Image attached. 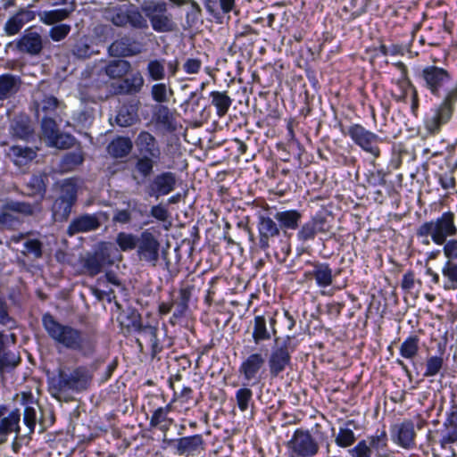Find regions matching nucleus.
<instances>
[{"mask_svg":"<svg viewBox=\"0 0 457 457\" xmlns=\"http://www.w3.org/2000/svg\"><path fill=\"white\" fill-rule=\"evenodd\" d=\"M42 323L45 330L51 339L63 347L79 351L88 356L95 351V342L84 331L57 321L53 315H43Z\"/></svg>","mask_w":457,"mask_h":457,"instance_id":"1","label":"nucleus"},{"mask_svg":"<svg viewBox=\"0 0 457 457\" xmlns=\"http://www.w3.org/2000/svg\"><path fill=\"white\" fill-rule=\"evenodd\" d=\"M456 235L455 213L451 211L445 212L436 219L422 223L416 230L417 237L425 245H429L431 242L442 245L448 237Z\"/></svg>","mask_w":457,"mask_h":457,"instance_id":"2","label":"nucleus"},{"mask_svg":"<svg viewBox=\"0 0 457 457\" xmlns=\"http://www.w3.org/2000/svg\"><path fill=\"white\" fill-rule=\"evenodd\" d=\"M58 195L52 205L53 218L55 221H65L72 206L77 201L78 183L76 179H66L57 185Z\"/></svg>","mask_w":457,"mask_h":457,"instance_id":"3","label":"nucleus"},{"mask_svg":"<svg viewBox=\"0 0 457 457\" xmlns=\"http://www.w3.org/2000/svg\"><path fill=\"white\" fill-rule=\"evenodd\" d=\"M457 101V86L450 90L444 101L431 112L428 114L424 120L427 131L430 135H436L440 132L442 126L445 125L452 118L453 105Z\"/></svg>","mask_w":457,"mask_h":457,"instance_id":"4","label":"nucleus"},{"mask_svg":"<svg viewBox=\"0 0 457 457\" xmlns=\"http://www.w3.org/2000/svg\"><path fill=\"white\" fill-rule=\"evenodd\" d=\"M142 11L149 19L153 29L158 33H169L177 29L172 15L167 12V4L163 1H145Z\"/></svg>","mask_w":457,"mask_h":457,"instance_id":"5","label":"nucleus"},{"mask_svg":"<svg viewBox=\"0 0 457 457\" xmlns=\"http://www.w3.org/2000/svg\"><path fill=\"white\" fill-rule=\"evenodd\" d=\"M93 379V372L85 366L72 370H60L58 372V388L60 391L81 392L87 390Z\"/></svg>","mask_w":457,"mask_h":457,"instance_id":"6","label":"nucleus"},{"mask_svg":"<svg viewBox=\"0 0 457 457\" xmlns=\"http://www.w3.org/2000/svg\"><path fill=\"white\" fill-rule=\"evenodd\" d=\"M288 457H313L319 451V444L308 430L296 429L287 443Z\"/></svg>","mask_w":457,"mask_h":457,"instance_id":"7","label":"nucleus"},{"mask_svg":"<svg viewBox=\"0 0 457 457\" xmlns=\"http://www.w3.org/2000/svg\"><path fill=\"white\" fill-rule=\"evenodd\" d=\"M34 208L28 203L12 201L4 204L0 212V226L14 229L22 223L21 215H32Z\"/></svg>","mask_w":457,"mask_h":457,"instance_id":"8","label":"nucleus"},{"mask_svg":"<svg viewBox=\"0 0 457 457\" xmlns=\"http://www.w3.org/2000/svg\"><path fill=\"white\" fill-rule=\"evenodd\" d=\"M346 134L351 137L355 145L363 151L370 153L374 157H378L380 150L376 145L381 141L378 136L360 124H353L347 129Z\"/></svg>","mask_w":457,"mask_h":457,"instance_id":"9","label":"nucleus"},{"mask_svg":"<svg viewBox=\"0 0 457 457\" xmlns=\"http://www.w3.org/2000/svg\"><path fill=\"white\" fill-rule=\"evenodd\" d=\"M160 243L149 230L143 231L139 236L137 247L138 259L155 267L159 261Z\"/></svg>","mask_w":457,"mask_h":457,"instance_id":"10","label":"nucleus"},{"mask_svg":"<svg viewBox=\"0 0 457 457\" xmlns=\"http://www.w3.org/2000/svg\"><path fill=\"white\" fill-rule=\"evenodd\" d=\"M421 78L426 87L435 96H439L441 90L452 79L446 70L435 65L425 67L421 71Z\"/></svg>","mask_w":457,"mask_h":457,"instance_id":"11","label":"nucleus"},{"mask_svg":"<svg viewBox=\"0 0 457 457\" xmlns=\"http://www.w3.org/2000/svg\"><path fill=\"white\" fill-rule=\"evenodd\" d=\"M177 176L171 171H164L156 175L148 187V195L159 198L167 195L175 189Z\"/></svg>","mask_w":457,"mask_h":457,"instance_id":"12","label":"nucleus"},{"mask_svg":"<svg viewBox=\"0 0 457 457\" xmlns=\"http://www.w3.org/2000/svg\"><path fill=\"white\" fill-rule=\"evenodd\" d=\"M276 320L274 317H266L264 315H257L253 321L252 337L256 345L261 342L268 341L272 335L276 334L275 328Z\"/></svg>","mask_w":457,"mask_h":457,"instance_id":"13","label":"nucleus"},{"mask_svg":"<svg viewBox=\"0 0 457 457\" xmlns=\"http://www.w3.org/2000/svg\"><path fill=\"white\" fill-rule=\"evenodd\" d=\"M168 445L176 444V451L179 455H192L204 449V441L202 435L184 436L179 439H164Z\"/></svg>","mask_w":457,"mask_h":457,"instance_id":"14","label":"nucleus"},{"mask_svg":"<svg viewBox=\"0 0 457 457\" xmlns=\"http://www.w3.org/2000/svg\"><path fill=\"white\" fill-rule=\"evenodd\" d=\"M290 361L291 355L287 345L273 348L268 359L270 375L272 378L278 377L290 364Z\"/></svg>","mask_w":457,"mask_h":457,"instance_id":"15","label":"nucleus"},{"mask_svg":"<svg viewBox=\"0 0 457 457\" xmlns=\"http://www.w3.org/2000/svg\"><path fill=\"white\" fill-rule=\"evenodd\" d=\"M266 361L265 356L261 353L248 355L240 364L239 372L246 381L256 379Z\"/></svg>","mask_w":457,"mask_h":457,"instance_id":"16","label":"nucleus"},{"mask_svg":"<svg viewBox=\"0 0 457 457\" xmlns=\"http://www.w3.org/2000/svg\"><path fill=\"white\" fill-rule=\"evenodd\" d=\"M6 411L7 409L4 405H0V445L7 441L8 436L11 433L20 432V411L18 410L12 411L5 417Z\"/></svg>","mask_w":457,"mask_h":457,"instance_id":"17","label":"nucleus"},{"mask_svg":"<svg viewBox=\"0 0 457 457\" xmlns=\"http://www.w3.org/2000/svg\"><path fill=\"white\" fill-rule=\"evenodd\" d=\"M259 245L263 250L270 247V239L280 234V228L273 219L268 216H260L258 222Z\"/></svg>","mask_w":457,"mask_h":457,"instance_id":"18","label":"nucleus"},{"mask_svg":"<svg viewBox=\"0 0 457 457\" xmlns=\"http://www.w3.org/2000/svg\"><path fill=\"white\" fill-rule=\"evenodd\" d=\"M135 145L140 155L160 159L161 149L159 144L156 138L148 131H141L135 140Z\"/></svg>","mask_w":457,"mask_h":457,"instance_id":"19","label":"nucleus"},{"mask_svg":"<svg viewBox=\"0 0 457 457\" xmlns=\"http://www.w3.org/2000/svg\"><path fill=\"white\" fill-rule=\"evenodd\" d=\"M101 223L96 214H82L71 220L67 233L73 236L79 233H87L97 229Z\"/></svg>","mask_w":457,"mask_h":457,"instance_id":"20","label":"nucleus"},{"mask_svg":"<svg viewBox=\"0 0 457 457\" xmlns=\"http://www.w3.org/2000/svg\"><path fill=\"white\" fill-rule=\"evenodd\" d=\"M143 52V46L130 37H121L109 46V53L113 56H134Z\"/></svg>","mask_w":457,"mask_h":457,"instance_id":"21","label":"nucleus"},{"mask_svg":"<svg viewBox=\"0 0 457 457\" xmlns=\"http://www.w3.org/2000/svg\"><path fill=\"white\" fill-rule=\"evenodd\" d=\"M36 18V12L29 8L20 9L12 16L4 25V31L8 36L16 35L25 24Z\"/></svg>","mask_w":457,"mask_h":457,"instance_id":"22","label":"nucleus"},{"mask_svg":"<svg viewBox=\"0 0 457 457\" xmlns=\"http://www.w3.org/2000/svg\"><path fill=\"white\" fill-rule=\"evenodd\" d=\"M17 47L21 52L37 55L43 49L42 37L36 31L26 30L17 42Z\"/></svg>","mask_w":457,"mask_h":457,"instance_id":"23","label":"nucleus"},{"mask_svg":"<svg viewBox=\"0 0 457 457\" xmlns=\"http://www.w3.org/2000/svg\"><path fill=\"white\" fill-rule=\"evenodd\" d=\"M396 67L400 70V77L396 80V89L392 90V96L397 101H404L408 93V90L414 88L411 82L408 78L407 68L402 63L398 62Z\"/></svg>","mask_w":457,"mask_h":457,"instance_id":"24","label":"nucleus"},{"mask_svg":"<svg viewBox=\"0 0 457 457\" xmlns=\"http://www.w3.org/2000/svg\"><path fill=\"white\" fill-rule=\"evenodd\" d=\"M21 80L20 77L12 74L0 76V100H5L13 96L20 89Z\"/></svg>","mask_w":457,"mask_h":457,"instance_id":"25","label":"nucleus"},{"mask_svg":"<svg viewBox=\"0 0 457 457\" xmlns=\"http://www.w3.org/2000/svg\"><path fill=\"white\" fill-rule=\"evenodd\" d=\"M75 6L71 4L70 8L54 9L38 12L39 21L46 25H54L68 19L74 12Z\"/></svg>","mask_w":457,"mask_h":457,"instance_id":"26","label":"nucleus"},{"mask_svg":"<svg viewBox=\"0 0 457 457\" xmlns=\"http://www.w3.org/2000/svg\"><path fill=\"white\" fill-rule=\"evenodd\" d=\"M302 214L296 210L278 212L274 219L278 222L279 228L283 229L295 230L298 228Z\"/></svg>","mask_w":457,"mask_h":457,"instance_id":"27","label":"nucleus"},{"mask_svg":"<svg viewBox=\"0 0 457 457\" xmlns=\"http://www.w3.org/2000/svg\"><path fill=\"white\" fill-rule=\"evenodd\" d=\"M132 147L133 143L130 138L118 137L109 143L107 151L114 158H122L131 152Z\"/></svg>","mask_w":457,"mask_h":457,"instance_id":"28","label":"nucleus"},{"mask_svg":"<svg viewBox=\"0 0 457 457\" xmlns=\"http://www.w3.org/2000/svg\"><path fill=\"white\" fill-rule=\"evenodd\" d=\"M139 334L141 338L137 339V344L140 349L143 350L142 339L147 341L151 345V354L154 357L157 353L162 351V346L159 344L157 338V329L154 327L147 326L140 329Z\"/></svg>","mask_w":457,"mask_h":457,"instance_id":"29","label":"nucleus"},{"mask_svg":"<svg viewBox=\"0 0 457 457\" xmlns=\"http://www.w3.org/2000/svg\"><path fill=\"white\" fill-rule=\"evenodd\" d=\"M313 270L310 274L315 278L320 287H327L332 284V270L328 263L315 262L312 264Z\"/></svg>","mask_w":457,"mask_h":457,"instance_id":"30","label":"nucleus"},{"mask_svg":"<svg viewBox=\"0 0 457 457\" xmlns=\"http://www.w3.org/2000/svg\"><path fill=\"white\" fill-rule=\"evenodd\" d=\"M11 134L21 139H27L33 133L30 120L27 116L15 118L10 127Z\"/></svg>","mask_w":457,"mask_h":457,"instance_id":"31","label":"nucleus"},{"mask_svg":"<svg viewBox=\"0 0 457 457\" xmlns=\"http://www.w3.org/2000/svg\"><path fill=\"white\" fill-rule=\"evenodd\" d=\"M383 441L379 436H372L370 439L369 445L366 440H361L353 448L350 449L348 453L352 457H371V448L378 447L380 443L386 445Z\"/></svg>","mask_w":457,"mask_h":457,"instance_id":"32","label":"nucleus"},{"mask_svg":"<svg viewBox=\"0 0 457 457\" xmlns=\"http://www.w3.org/2000/svg\"><path fill=\"white\" fill-rule=\"evenodd\" d=\"M193 288V286H185L180 287L179 298L176 301H173L175 307V311L173 312L174 318L178 319L185 315L188 309V303L192 295Z\"/></svg>","mask_w":457,"mask_h":457,"instance_id":"33","label":"nucleus"},{"mask_svg":"<svg viewBox=\"0 0 457 457\" xmlns=\"http://www.w3.org/2000/svg\"><path fill=\"white\" fill-rule=\"evenodd\" d=\"M212 104L216 108L217 116L224 117L232 104V99L226 91H212L210 94Z\"/></svg>","mask_w":457,"mask_h":457,"instance_id":"34","label":"nucleus"},{"mask_svg":"<svg viewBox=\"0 0 457 457\" xmlns=\"http://www.w3.org/2000/svg\"><path fill=\"white\" fill-rule=\"evenodd\" d=\"M8 154L16 165H24L36 157L35 150L21 145H12L10 147Z\"/></svg>","mask_w":457,"mask_h":457,"instance_id":"35","label":"nucleus"},{"mask_svg":"<svg viewBox=\"0 0 457 457\" xmlns=\"http://www.w3.org/2000/svg\"><path fill=\"white\" fill-rule=\"evenodd\" d=\"M204 6L212 15L228 14L236 8V0H204Z\"/></svg>","mask_w":457,"mask_h":457,"instance_id":"36","label":"nucleus"},{"mask_svg":"<svg viewBox=\"0 0 457 457\" xmlns=\"http://www.w3.org/2000/svg\"><path fill=\"white\" fill-rule=\"evenodd\" d=\"M415 430L411 421L402 423L397 428L398 443L404 448H410L414 445Z\"/></svg>","mask_w":457,"mask_h":457,"instance_id":"37","label":"nucleus"},{"mask_svg":"<svg viewBox=\"0 0 457 457\" xmlns=\"http://www.w3.org/2000/svg\"><path fill=\"white\" fill-rule=\"evenodd\" d=\"M131 68L130 62L126 60H114L104 68L105 74L111 79H120L126 75Z\"/></svg>","mask_w":457,"mask_h":457,"instance_id":"38","label":"nucleus"},{"mask_svg":"<svg viewBox=\"0 0 457 457\" xmlns=\"http://www.w3.org/2000/svg\"><path fill=\"white\" fill-rule=\"evenodd\" d=\"M165 59L149 60L146 65V73L150 79L160 81L165 79Z\"/></svg>","mask_w":457,"mask_h":457,"instance_id":"39","label":"nucleus"},{"mask_svg":"<svg viewBox=\"0 0 457 457\" xmlns=\"http://www.w3.org/2000/svg\"><path fill=\"white\" fill-rule=\"evenodd\" d=\"M353 421L349 420L345 427H340L337 434L335 436V442L337 445L342 448H346L353 445L356 440L355 435L348 426L352 424Z\"/></svg>","mask_w":457,"mask_h":457,"instance_id":"40","label":"nucleus"},{"mask_svg":"<svg viewBox=\"0 0 457 457\" xmlns=\"http://www.w3.org/2000/svg\"><path fill=\"white\" fill-rule=\"evenodd\" d=\"M139 237L132 233L120 232L116 236L115 242L122 252L137 249Z\"/></svg>","mask_w":457,"mask_h":457,"instance_id":"41","label":"nucleus"},{"mask_svg":"<svg viewBox=\"0 0 457 457\" xmlns=\"http://www.w3.org/2000/svg\"><path fill=\"white\" fill-rule=\"evenodd\" d=\"M420 338L411 336L406 338L400 346V354L405 359H413L419 352Z\"/></svg>","mask_w":457,"mask_h":457,"instance_id":"42","label":"nucleus"},{"mask_svg":"<svg viewBox=\"0 0 457 457\" xmlns=\"http://www.w3.org/2000/svg\"><path fill=\"white\" fill-rule=\"evenodd\" d=\"M128 6H116L105 11L106 19L111 21L115 26L123 27L127 25Z\"/></svg>","mask_w":457,"mask_h":457,"instance_id":"43","label":"nucleus"},{"mask_svg":"<svg viewBox=\"0 0 457 457\" xmlns=\"http://www.w3.org/2000/svg\"><path fill=\"white\" fill-rule=\"evenodd\" d=\"M127 24L136 29H146L148 27L146 20L142 13L133 6H128Z\"/></svg>","mask_w":457,"mask_h":457,"instance_id":"44","label":"nucleus"},{"mask_svg":"<svg viewBox=\"0 0 457 457\" xmlns=\"http://www.w3.org/2000/svg\"><path fill=\"white\" fill-rule=\"evenodd\" d=\"M115 121L120 127H129L137 121V113L127 106L120 108Z\"/></svg>","mask_w":457,"mask_h":457,"instance_id":"45","label":"nucleus"},{"mask_svg":"<svg viewBox=\"0 0 457 457\" xmlns=\"http://www.w3.org/2000/svg\"><path fill=\"white\" fill-rule=\"evenodd\" d=\"M144 82L145 80L143 76L139 72H137L130 78L124 79V86H121L120 89L127 93H137L141 90L144 86Z\"/></svg>","mask_w":457,"mask_h":457,"instance_id":"46","label":"nucleus"},{"mask_svg":"<svg viewBox=\"0 0 457 457\" xmlns=\"http://www.w3.org/2000/svg\"><path fill=\"white\" fill-rule=\"evenodd\" d=\"M442 274L451 284L450 286L445 285V289L457 288V262H446L442 268Z\"/></svg>","mask_w":457,"mask_h":457,"instance_id":"47","label":"nucleus"},{"mask_svg":"<svg viewBox=\"0 0 457 457\" xmlns=\"http://www.w3.org/2000/svg\"><path fill=\"white\" fill-rule=\"evenodd\" d=\"M155 158L146 155H141L136 162V170L144 178L150 176L153 172Z\"/></svg>","mask_w":457,"mask_h":457,"instance_id":"48","label":"nucleus"},{"mask_svg":"<svg viewBox=\"0 0 457 457\" xmlns=\"http://www.w3.org/2000/svg\"><path fill=\"white\" fill-rule=\"evenodd\" d=\"M237 404L241 411H245L253 401V391L248 387H242L236 392Z\"/></svg>","mask_w":457,"mask_h":457,"instance_id":"49","label":"nucleus"},{"mask_svg":"<svg viewBox=\"0 0 457 457\" xmlns=\"http://www.w3.org/2000/svg\"><path fill=\"white\" fill-rule=\"evenodd\" d=\"M74 144V137L66 133L59 132L54 138L48 142V145L58 149H68Z\"/></svg>","mask_w":457,"mask_h":457,"instance_id":"50","label":"nucleus"},{"mask_svg":"<svg viewBox=\"0 0 457 457\" xmlns=\"http://www.w3.org/2000/svg\"><path fill=\"white\" fill-rule=\"evenodd\" d=\"M43 136L49 142L59 133L55 120L52 118H43L41 122Z\"/></svg>","mask_w":457,"mask_h":457,"instance_id":"51","label":"nucleus"},{"mask_svg":"<svg viewBox=\"0 0 457 457\" xmlns=\"http://www.w3.org/2000/svg\"><path fill=\"white\" fill-rule=\"evenodd\" d=\"M156 120L168 129H174V119L167 107L161 106L156 113Z\"/></svg>","mask_w":457,"mask_h":457,"instance_id":"52","label":"nucleus"},{"mask_svg":"<svg viewBox=\"0 0 457 457\" xmlns=\"http://www.w3.org/2000/svg\"><path fill=\"white\" fill-rule=\"evenodd\" d=\"M443 358L440 356H431L428 358L426 362V370L424 377L436 376L443 367Z\"/></svg>","mask_w":457,"mask_h":457,"instance_id":"53","label":"nucleus"},{"mask_svg":"<svg viewBox=\"0 0 457 457\" xmlns=\"http://www.w3.org/2000/svg\"><path fill=\"white\" fill-rule=\"evenodd\" d=\"M71 27L69 24H57L51 28L49 30V37L54 42L63 40L71 32Z\"/></svg>","mask_w":457,"mask_h":457,"instance_id":"54","label":"nucleus"},{"mask_svg":"<svg viewBox=\"0 0 457 457\" xmlns=\"http://www.w3.org/2000/svg\"><path fill=\"white\" fill-rule=\"evenodd\" d=\"M20 362V357L13 352L3 350L0 354V369L13 368Z\"/></svg>","mask_w":457,"mask_h":457,"instance_id":"55","label":"nucleus"},{"mask_svg":"<svg viewBox=\"0 0 457 457\" xmlns=\"http://www.w3.org/2000/svg\"><path fill=\"white\" fill-rule=\"evenodd\" d=\"M103 260L97 256H89L85 261V268L91 276L98 274L103 268Z\"/></svg>","mask_w":457,"mask_h":457,"instance_id":"56","label":"nucleus"},{"mask_svg":"<svg viewBox=\"0 0 457 457\" xmlns=\"http://www.w3.org/2000/svg\"><path fill=\"white\" fill-rule=\"evenodd\" d=\"M151 94L153 99L157 103L168 101V87L164 83H157L152 87Z\"/></svg>","mask_w":457,"mask_h":457,"instance_id":"57","label":"nucleus"},{"mask_svg":"<svg viewBox=\"0 0 457 457\" xmlns=\"http://www.w3.org/2000/svg\"><path fill=\"white\" fill-rule=\"evenodd\" d=\"M23 422L29 429V434L33 433L37 424V411L34 406H27L25 408Z\"/></svg>","mask_w":457,"mask_h":457,"instance_id":"58","label":"nucleus"},{"mask_svg":"<svg viewBox=\"0 0 457 457\" xmlns=\"http://www.w3.org/2000/svg\"><path fill=\"white\" fill-rule=\"evenodd\" d=\"M170 411V406L167 405L166 407H160L154 411L151 417L150 425L152 427H157L161 425L163 421L168 420V413Z\"/></svg>","mask_w":457,"mask_h":457,"instance_id":"59","label":"nucleus"},{"mask_svg":"<svg viewBox=\"0 0 457 457\" xmlns=\"http://www.w3.org/2000/svg\"><path fill=\"white\" fill-rule=\"evenodd\" d=\"M72 53L78 58L85 59L88 58L93 51L90 45L86 40H79L74 46Z\"/></svg>","mask_w":457,"mask_h":457,"instance_id":"60","label":"nucleus"},{"mask_svg":"<svg viewBox=\"0 0 457 457\" xmlns=\"http://www.w3.org/2000/svg\"><path fill=\"white\" fill-rule=\"evenodd\" d=\"M316 235L317 233L315 232L313 226L309 220L301 227L297 233V237L300 241L305 242L313 239Z\"/></svg>","mask_w":457,"mask_h":457,"instance_id":"61","label":"nucleus"},{"mask_svg":"<svg viewBox=\"0 0 457 457\" xmlns=\"http://www.w3.org/2000/svg\"><path fill=\"white\" fill-rule=\"evenodd\" d=\"M443 245V252L445 256L447 258V262H453L454 260H457V240H446Z\"/></svg>","mask_w":457,"mask_h":457,"instance_id":"62","label":"nucleus"},{"mask_svg":"<svg viewBox=\"0 0 457 457\" xmlns=\"http://www.w3.org/2000/svg\"><path fill=\"white\" fill-rule=\"evenodd\" d=\"M132 213L129 209H116L112 216V222L120 224H128L131 221Z\"/></svg>","mask_w":457,"mask_h":457,"instance_id":"63","label":"nucleus"},{"mask_svg":"<svg viewBox=\"0 0 457 457\" xmlns=\"http://www.w3.org/2000/svg\"><path fill=\"white\" fill-rule=\"evenodd\" d=\"M24 246L29 253L36 258L42 256V243L37 239H30L25 242Z\"/></svg>","mask_w":457,"mask_h":457,"instance_id":"64","label":"nucleus"}]
</instances>
